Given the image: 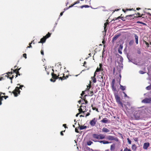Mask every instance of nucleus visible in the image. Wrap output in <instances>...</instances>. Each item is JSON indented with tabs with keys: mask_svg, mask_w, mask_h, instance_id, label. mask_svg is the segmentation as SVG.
Segmentation results:
<instances>
[{
	"mask_svg": "<svg viewBox=\"0 0 151 151\" xmlns=\"http://www.w3.org/2000/svg\"><path fill=\"white\" fill-rule=\"evenodd\" d=\"M19 86V87H16L14 90L12 92V93L14 94L15 97H17L18 96L17 93H18L19 94L20 92V91L19 90V89H22V88L24 87V86L23 85H20V84H17V86Z\"/></svg>",
	"mask_w": 151,
	"mask_h": 151,
	"instance_id": "f257e3e1",
	"label": "nucleus"
},
{
	"mask_svg": "<svg viewBox=\"0 0 151 151\" xmlns=\"http://www.w3.org/2000/svg\"><path fill=\"white\" fill-rule=\"evenodd\" d=\"M114 96L116 102L118 104L120 105L123 107V104L122 103V102L120 101V97L117 94H115Z\"/></svg>",
	"mask_w": 151,
	"mask_h": 151,
	"instance_id": "f03ea898",
	"label": "nucleus"
},
{
	"mask_svg": "<svg viewBox=\"0 0 151 151\" xmlns=\"http://www.w3.org/2000/svg\"><path fill=\"white\" fill-rule=\"evenodd\" d=\"M51 34L49 32H48L46 35H45L40 40V41L39 42L44 43L45 42L46 40V39L50 37V36Z\"/></svg>",
	"mask_w": 151,
	"mask_h": 151,
	"instance_id": "7ed1b4c3",
	"label": "nucleus"
},
{
	"mask_svg": "<svg viewBox=\"0 0 151 151\" xmlns=\"http://www.w3.org/2000/svg\"><path fill=\"white\" fill-rule=\"evenodd\" d=\"M51 75L52 77V78L54 79V80H53V79L51 78L50 79V81L51 82H54L55 81V79L58 78L59 75H58V76H57L56 74H55L53 73H52Z\"/></svg>",
	"mask_w": 151,
	"mask_h": 151,
	"instance_id": "20e7f679",
	"label": "nucleus"
},
{
	"mask_svg": "<svg viewBox=\"0 0 151 151\" xmlns=\"http://www.w3.org/2000/svg\"><path fill=\"white\" fill-rule=\"evenodd\" d=\"M134 116L136 119L138 120L140 119V113L139 112H135L134 114Z\"/></svg>",
	"mask_w": 151,
	"mask_h": 151,
	"instance_id": "39448f33",
	"label": "nucleus"
},
{
	"mask_svg": "<svg viewBox=\"0 0 151 151\" xmlns=\"http://www.w3.org/2000/svg\"><path fill=\"white\" fill-rule=\"evenodd\" d=\"M142 102L145 103H151V98L145 99L142 100Z\"/></svg>",
	"mask_w": 151,
	"mask_h": 151,
	"instance_id": "423d86ee",
	"label": "nucleus"
},
{
	"mask_svg": "<svg viewBox=\"0 0 151 151\" xmlns=\"http://www.w3.org/2000/svg\"><path fill=\"white\" fill-rule=\"evenodd\" d=\"M92 140L95 142H99L100 143H103L104 144H108L111 143V142H109L108 141L105 140L97 141L95 139H92Z\"/></svg>",
	"mask_w": 151,
	"mask_h": 151,
	"instance_id": "0eeeda50",
	"label": "nucleus"
},
{
	"mask_svg": "<svg viewBox=\"0 0 151 151\" xmlns=\"http://www.w3.org/2000/svg\"><path fill=\"white\" fill-rule=\"evenodd\" d=\"M97 121V119H96L95 118H94L92 120L90 121V124L91 126H94L96 124Z\"/></svg>",
	"mask_w": 151,
	"mask_h": 151,
	"instance_id": "6e6552de",
	"label": "nucleus"
},
{
	"mask_svg": "<svg viewBox=\"0 0 151 151\" xmlns=\"http://www.w3.org/2000/svg\"><path fill=\"white\" fill-rule=\"evenodd\" d=\"M149 146L150 143L149 142L145 143L144 144L143 148L145 150H147Z\"/></svg>",
	"mask_w": 151,
	"mask_h": 151,
	"instance_id": "1a4fd4ad",
	"label": "nucleus"
},
{
	"mask_svg": "<svg viewBox=\"0 0 151 151\" xmlns=\"http://www.w3.org/2000/svg\"><path fill=\"white\" fill-rule=\"evenodd\" d=\"M123 46L122 45H120L118 49V52L119 53L121 54H122V50L123 49Z\"/></svg>",
	"mask_w": 151,
	"mask_h": 151,
	"instance_id": "9d476101",
	"label": "nucleus"
},
{
	"mask_svg": "<svg viewBox=\"0 0 151 151\" xmlns=\"http://www.w3.org/2000/svg\"><path fill=\"white\" fill-rule=\"evenodd\" d=\"M92 137L94 138L99 139V134H92Z\"/></svg>",
	"mask_w": 151,
	"mask_h": 151,
	"instance_id": "9b49d317",
	"label": "nucleus"
},
{
	"mask_svg": "<svg viewBox=\"0 0 151 151\" xmlns=\"http://www.w3.org/2000/svg\"><path fill=\"white\" fill-rule=\"evenodd\" d=\"M108 120L107 118H105L101 121V122L104 123H108Z\"/></svg>",
	"mask_w": 151,
	"mask_h": 151,
	"instance_id": "f8f14e48",
	"label": "nucleus"
},
{
	"mask_svg": "<svg viewBox=\"0 0 151 151\" xmlns=\"http://www.w3.org/2000/svg\"><path fill=\"white\" fill-rule=\"evenodd\" d=\"M106 138L109 140H113L114 139V137L113 136L109 135Z\"/></svg>",
	"mask_w": 151,
	"mask_h": 151,
	"instance_id": "ddd939ff",
	"label": "nucleus"
},
{
	"mask_svg": "<svg viewBox=\"0 0 151 151\" xmlns=\"http://www.w3.org/2000/svg\"><path fill=\"white\" fill-rule=\"evenodd\" d=\"M115 144H113L111 145L110 150L111 151H114L115 150Z\"/></svg>",
	"mask_w": 151,
	"mask_h": 151,
	"instance_id": "4468645a",
	"label": "nucleus"
},
{
	"mask_svg": "<svg viewBox=\"0 0 151 151\" xmlns=\"http://www.w3.org/2000/svg\"><path fill=\"white\" fill-rule=\"evenodd\" d=\"M134 37L135 39V42L137 44H138V37L136 34H134Z\"/></svg>",
	"mask_w": 151,
	"mask_h": 151,
	"instance_id": "2eb2a0df",
	"label": "nucleus"
},
{
	"mask_svg": "<svg viewBox=\"0 0 151 151\" xmlns=\"http://www.w3.org/2000/svg\"><path fill=\"white\" fill-rule=\"evenodd\" d=\"M84 107L86 108V106L83 107L82 106H80V108L78 109L79 111L80 112V113H81V112H83V113L84 112V111H83V110L84 109Z\"/></svg>",
	"mask_w": 151,
	"mask_h": 151,
	"instance_id": "dca6fc26",
	"label": "nucleus"
},
{
	"mask_svg": "<svg viewBox=\"0 0 151 151\" xmlns=\"http://www.w3.org/2000/svg\"><path fill=\"white\" fill-rule=\"evenodd\" d=\"M120 35H115L113 37L112 40L114 41L116 40Z\"/></svg>",
	"mask_w": 151,
	"mask_h": 151,
	"instance_id": "f3484780",
	"label": "nucleus"
},
{
	"mask_svg": "<svg viewBox=\"0 0 151 151\" xmlns=\"http://www.w3.org/2000/svg\"><path fill=\"white\" fill-rule=\"evenodd\" d=\"M105 138V136L102 134H99V139H102Z\"/></svg>",
	"mask_w": 151,
	"mask_h": 151,
	"instance_id": "a211bd4d",
	"label": "nucleus"
},
{
	"mask_svg": "<svg viewBox=\"0 0 151 151\" xmlns=\"http://www.w3.org/2000/svg\"><path fill=\"white\" fill-rule=\"evenodd\" d=\"M102 131L104 132H109L110 130L106 128H104L102 129Z\"/></svg>",
	"mask_w": 151,
	"mask_h": 151,
	"instance_id": "6ab92c4d",
	"label": "nucleus"
},
{
	"mask_svg": "<svg viewBox=\"0 0 151 151\" xmlns=\"http://www.w3.org/2000/svg\"><path fill=\"white\" fill-rule=\"evenodd\" d=\"M132 150L135 151L137 149V147L136 145L135 144H134L132 145Z\"/></svg>",
	"mask_w": 151,
	"mask_h": 151,
	"instance_id": "aec40b11",
	"label": "nucleus"
},
{
	"mask_svg": "<svg viewBox=\"0 0 151 151\" xmlns=\"http://www.w3.org/2000/svg\"><path fill=\"white\" fill-rule=\"evenodd\" d=\"M120 88L122 91H124L125 90L126 87L120 85Z\"/></svg>",
	"mask_w": 151,
	"mask_h": 151,
	"instance_id": "412c9836",
	"label": "nucleus"
},
{
	"mask_svg": "<svg viewBox=\"0 0 151 151\" xmlns=\"http://www.w3.org/2000/svg\"><path fill=\"white\" fill-rule=\"evenodd\" d=\"M93 143V142L91 141H89L87 142V144L88 146L91 145Z\"/></svg>",
	"mask_w": 151,
	"mask_h": 151,
	"instance_id": "4be33fe9",
	"label": "nucleus"
},
{
	"mask_svg": "<svg viewBox=\"0 0 151 151\" xmlns=\"http://www.w3.org/2000/svg\"><path fill=\"white\" fill-rule=\"evenodd\" d=\"M134 42L133 40H131L129 42V45L130 46H132L133 45Z\"/></svg>",
	"mask_w": 151,
	"mask_h": 151,
	"instance_id": "5701e85b",
	"label": "nucleus"
},
{
	"mask_svg": "<svg viewBox=\"0 0 151 151\" xmlns=\"http://www.w3.org/2000/svg\"><path fill=\"white\" fill-rule=\"evenodd\" d=\"M115 83V80L114 79H113V80L112 81L111 83V86H114Z\"/></svg>",
	"mask_w": 151,
	"mask_h": 151,
	"instance_id": "b1692460",
	"label": "nucleus"
},
{
	"mask_svg": "<svg viewBox=\"0 0 151 151\" xmlns=\"http://www.w3.org/2000/svg\"><path fill=\"white\" fill-rule=\"evenodd\" d=\"M86 126H82L80 127V130H82L85 129L86 128Z\"/></svg>",
	"mask_w": 151,
	"mask_h": 151,
	"instance_id": "393cba45",
	"label": "nucleus"
},
{
	"mask_svg": "<svg viewBox=\"0 0 151 151\" xmlns=\"http://www.w3.org/2000/svg\"><path fill=\"white\" fill-rule=\"evenodd\" d=\"M89 7V6L88 5H82V6H80V8L81 9L83 8V7L85 8H88Z\"/></svg>",
	"mask_w": 151,
	"mask_h": 151,
	"instance_id": "a878e982",
	"label": "nucleus"
},
{
	"mask_svg": "<svg viewBox=\"0 0 151 151\" xmlns=\"http://www.w3.org/2000/svg\"><path fill=\"white\" fill-rule=\"evenodd\" d=\"M112 90L114 91H116V88L114 86H111Z\"/></svg>",
	"mask_w": 151,
	"mask_h": 151,
	"instance_id": "bb28decb",
	"label": "nucleus"
},
{
	"mask_svg": "<svg viewBox=\"0 0 151 151\" xmlns=\"http://www.w3.org/2000/svg\"><path fill=\"white\" fill-rule=\"evenodd\" d=\"M146 89L147 90H150L151 89V84L150 86H147L146 87Z\"/></svg>",
	"mask_w": 151,
	"mask_h": 151,
	"instance_id": "cd10ccee",
	"label": "nucleus"
},
{
	"mask_svg": "<svg viewBox=\"0 0 151 151\" xmlns=\"http://www.w3.org/2000/svg\"><path fill=\"white\" fill-rule=\"evenodd\" d=\"M78 102L80 104H84L83 100H80L78 101Z\"/></svg>",
	"mask_w": 151,
	"mask_h": 151,
	"instance_id": "c85d7f7f",
	"label": "nucleus"
},
{
	"mask_svg": "<svg viewBox=\"0 0 151 151\" xmlns=\"http://www.w3.org/2000/svg\"><path fill=\"white\" fill-rule=\"evenodd\" d=\"M123 151H131L130 149H128L127 147H126Z\"/></svg>",
	"mask_w": 151,
	"mask_h": 151,
	"instance_id": "c756f323",
	"label": "nucleus"
},
{
	"mask_svg": "<svg viewBox=\"0 0 151 151\" xmlns=\"http://www.w3.org/2000/svg\"><path fill=\"white\" fill-rule=\"evenodd\" d=\"M93 80V82L94 83H96V79L95 78V77L93 78V79H92Z\"/></svg>",
	"mask_w": 151,
	"mask_h": 151,
	"instance_id": "7c9ffc66",
	"label": "nucleus"
},
{
	"mask_svg": "<svg viewBox=\"0 0 151 151\" xmlns=\"http://www.w3.org/2000/svg\"><path fill=\"white\" fill-rule=\"evenodd\" d=\"M101 70V68H97L96 70V72H99V71H100Z\"/></svg>",
	"mask_w": 151,
	"mask_h": 151,
	"instance_id": "2f4dec72",
	"label": "nucleus"
},
{
	"mask_svg": "<svg viewBox=\"0 0 151 151\" xmlns=\"http://www.w3.org/2000/svg\"><path fill=\"white\" fill-rule=\"evenodd\" d=\"M127 140H128V142L129 144H131L132 142L130 140L129 138L127 139Z\"/></svg>",
	"mask_w": 151,
	"mask_h": 151,
	"instance_id": "473e14b6",
	"label": "nucleus"
},
{
	"mask_svg": "<svg viewBox=\"0 0 151 151\" xmlns=\"http://www.w3.org/2000/svg\"><path fill=\"white\" fill-rule=\"evenodd\" d=\"M123 93L124 94V97H127L128 98H129V97L127 95V94L125 93V92H123Z\"/></svg>",
	"mask_w": 151,
	"mask_h": 151,
	"instance_id": "72a5a7b5",
	"label": "nucleus"
},
{
	"mask_svg": "<svg viewBox=\"0 0 151 151\" xmlns=\"http://www.w3.org/2000/svg\"><path fill=\"white\" fill-rule=\"evenodd\" d=\"M32 42L29 43V46H27V48H32V45H31V44H32Z\"/></svg>",
	"mask_w": 151,
	"mask_h": 151,
	"instance_id": "f704fd0d",
	"label": "nucleus"
},
{
	"mask_svg": "<svg viewBox=\"0 0 151 151\" xmlns=\"http://www.w3.org/2000/svg\"><path fill=\"white\" fill-rule=\"evenodd\" d=\"M137 53L138 54H140L141 53V51L139 49H137Z\"/></svg>",
	"mask_w": 151,
	"mask_h": 151,
	"instance_id": "c9c22d12",
	"label": "nucleus"
},
{
	"mask_svg": "<svg viewBox=\"0 0 151 151\" xmlns=\"http://www.w3.org/2000/svg\"><path fill=\"white\" fill-rule=\"evenodd\" d=\"M139 73H140V74H144L145 73V72H143V71H142V70L139 71Z\"/></svg>",
	"mask_w": 151,
	"mask_h": 151,
	"instance_id": "e433bc0d",
	"label": "nucleus"
},
{
	"mask_svg": "<svg viewBox=\"0 0 151 151\" xmlns=\"http://www.w3.org/2000/svg\"><path fill=\"white\" fill-rule=\"evenodd\" d=\"M134 140L136 142H137L138 140V138L137 137L134 138H133Z\"/></svg>",
	"mask_w": 151,
	"mask_h": 151,
	"instance_id": "4c0bfd02",
	"label": "nucleus"
},
{
	"mask_svg": "<svg viewBox=\"0 0 151 151\" xmlns=\"http://www.w3.org/2000/svg\"><path fill=\"white\" fill-rule=\"evenodd\" d=\"M13 71L14 72L16 73L17 74L19 73V72L18 71L17 72V70H14Z\"/></svg>",
	"mask_w": 151,
	"mask_h": 151,
	"instance_id": "58836bf2",
	"label": "nucleus"
},
{
	"mask_svg": "<svg viewBox=\"0 0 151 151\" xmlns=\"http://www.w3.org/2000/svg\"><path fill=\"white\" fill-rule=\"evenodd\" d=\"M96 72H96V71L94 73V75L93 76L91 77L92 79H93V78H94V77H95Z\"/></svg>",
	"mask_w": 151,
	"mask_h": 151,
	"instance_id": "ea45409f",
	"label": "nucleus"
},
{
	"mask_svg": "<svg viewBox=\"0 0 151 151\" xmlns=\"http://www.w3.org/2000/svg\"><path fill=\"white\" fill-rule=\"evenodd\" d=\"M23 56L26 59L27 58V55H26V54H25V53L23 54Z\"/></svg>",
	"mask_w": 151,
	"mask_h": 151,
	"instance_id": "a19ab883",
	"label": "nucleus"
},
{
	"mask_svg": "<svg viewBox=\"0 0 151 151\" xmlns=\"http://www.w3.org/2000/svg\"><path fill=\"white\" fill-rule=\"evenodd\" d=\"M83 101H84V102H85V104H87L88 103V101L87 100H85L84 99H83Z\"/></svg>",
	"mask_w": 151,
	"mask_h": 151,
	"instance_id": "79ce46f5",
	"label": "nucleus"
},
{
	"mask_svg": "<svg viewBox=\"0 0 151 151\" xmlns=\"http://www.w3.org/2000/svg\"><path fill=\"white\" fill-rule=\"evenodd\" d=\"M137 23H140V24H145L144 23H143V22H139V21H138V22H137Z\"/></svg>",
	"mask_w": 151,
	"mask_h": 151,
	"instance_id": "37998d69",
	"label": "nucleus"
},
{
	"mask_svg": "<svg viewBox=\"0 0 151 151\" xmlns=\"http://www.w3.org/2000/svg\"><path fill=\"white\" fill-rule=\"evenodd\" d=\"M114 140H115L116 142H118V139L116 138H115L114 137Z\"/></svg>",
	"mask_w": 151,
	"mask_h": 151,
	"instance_id": "c03bdc74",
	"label": "nucleus"
},
{
	"mask_svg": "<svg viewBox=\"0 0 151 151\" xmlns=\"http://www.w3.org/2000/svg\"><path fill=\"white\" fill-rule=\"evenodd\" d=\"M132 16V15H127L126 16V18H128L127 17H131Z\"/></svg>",
	"mask_w": 151,
	"mask_h": 151,
	"instance_id": "a18cd8bd",
	"label": "nucleus"
},
{
	"mask_svg": "<svg viewBox=\"0 0 151 151\" xmlns=\"http://www.w3.org/2000/svg\"><path fill=\"white\" fill-rule=\"evenodd\" d=\"M41 53L42 55H44V52L42 50H41Z\"/></svg>",
	"mask_w": 151,
	"mask_h": 151,
	"instance_id": "49530a36",
	"label": "nucleus"
},
{
	"mask_svg": "<svg viewBox=\"0 0 151 151\" xmlns=\"http://www.w3.org/2000/svg\"><path fill=\"white\" fill-rule=\"evenodd\" d=\"M64 12H61L60 13V17L61 16L63 15V13Z\"/></svg>",
	"mask_w": 151,
	"mask_h": 151,
	"instance_id": "de8ad7c7",
	"label": "nucleus"
},
{
	"mask_svg": "<svg viewBox=\"0 0 151 151\" xmlns=\"http://www.w3.org/2000/svg\"><path fill=\"white\" fill-rule=\"evenodd\" d=\"M85 94V92L84 91H82V93H81V96H82L84 94Z\"/></svg>",
	"mask_w": 151,
	"mask_h": 151,
	"instance_id": "09e8293b",
	"label": "nucleus"
},
{
	"mask_svg": "<svg viewBox=\"0 0 151 151\" xmlns=\"http://www.w3.org/2000/svg\"><path fill=\"white\" fill-rule=\"evenodd\" d=\"M79 1H77L75 3H74V4H78L79 3Z\"/></svg>",
	"mask_w": 151,
	"mask_h": 151,
	"instance_id": "8fccbe9b",
	"label": "nucleus"
},
{
	"mask_svg": "<svg viewBox=\"0 0 151 151\" xmlns=\"http://www.w3.org/2000/svg\"><path fill=\"white\" fill-rule=\"evenodd\" d=\"M63 126L65 128H67V127H66V124H63Z\"/></svg>",
	"mask_w": 151,
	"mask_h": 151,
	"instance_id": "3c124183",
	"label": "nucleus"
},
{
	"mask_svg": "<svg viewBox=\"0 0 151 151\" xmlns=\"http://www.w3.org/2000/svg\"><path fill=\"white\" fill-rule=\"evenodd\" d=\"M91 96H92L93 95V92L92 91L91 92Z\"/></svg>",
	"mask_w": 151,
	"mask_h": 151,
	"instance_id": "603ef678",
	"label": "nucleus"
},
{
	"mask_svg": "<svg viewBox=\"0 0 151 151\" xmlns=\"http://www.w3.org/2000/svg\"><path fill=\"white\" fill-rule=\"evenodd\" d=\"M75 132H77V133L78 132V130L77 129V128H75Z\"/></svg>",
	"mask_w": 151,
	"mask_h": 151,
	"instance_id": "864d4df0",
	"label": "nucleus"
},
{
	"mask_svg": "<svg viewBox=\"0 0 151 151\" xmlns=\"http://www.w3.org/2000/svg\"><path fill=\"white\" fill-rule=\"evenodd\" d=\"M74 5H75L74 4H73V5H71V6H70L68 7V8H70L71 7H73Z\"/></svg>",
	"mask_w": 151,
	"mask_h": 151,
	"instance_id": "5fc2aeb1",
	"label": "nucleus"
},
{
	"mask_svg": "<svg viewBox=\"0 0 151 151\" xmlns=\"http://www.w3.org/2000/svg\"><path fill=\"white\" fill-rule=\"evenodd\" d=\"M120 60L121 62L123 61V58H122V57H121V58H120Z\"/></svg>",
	"mask_w": 151,
	"mask_h": 151,
	"instance_id": "6e6d98bb",
	"label": "nucleus"
},
{
	"mask_svg": "<svg viewBox=\"0 0 151 151\" xmlns=\"http://www.w3.org/2000/svg\"><path fill=\"white\" fill-rule=\"evenodd\" d=\"M3 100L2 98H1V96H0V101L1 102V101Z\"/></svg>",
	"mask_w": 151,
	"mask_h": 151,
	"instance_id": "4d7b16f0",
	"label": "nucleus"
},
{
	"mask_svg": "<svg viewBox=\"0 0 151 151\" xmlns=\"http://www.w3.org/2000/svg\"><path fill=\"white\" fill-rule=\"evenodd\" d=\"M121 18V19H122V20H123V21H124V20H123V19H122V18H123V17H119L117 18H118V19H119V18Z\"/></svg>",
	"mask_w": 151,
	"mask_h": 151,
	"instance_id": "13d9d810",
	"label": "nucleus"
},
{
	"mask_svg": "<svg viewBox=\"0 0 151 151\" xmlns=\"http://www.w3.org/2000/svg\"><path fill=\"white\" fill-rule=\"evenodd\" d=\"M90 113H88L86 115V117H87L89 115H90Z\"/></svg>",
	"mask_w": 151,
	"mask_h": 151,
	"instance_id": "bf43d9fd",
	"label": "nucleus"
},
{
	"mask_svg": "<svg viewBox=\"0 0 151 151\" xmlns=\"http://www.w3.org/2000/svg\"><path fill=\"white\" fill-rule=\"evenodd\" d=\"M127 58H128V60H129V62H132V61H131V60H130L129 58L128 57H127Z\"/></svg>",
	"mask_w": 151,
	"mask_h": 151,
	"instance_id": "052dcab7",
	"label": "nucleus"
},
{
	"mask_svg": "<svg viewBox=\"0 0 151 151\" xmlns=\"http://www.w3.org/2000/svg\"><path fill=\"white\" fill-rule=\"evenodd\" d=\"M4 98L5 99H6L8 97V96H4Z\"/></svg>",
	"mask_w": 151,
	"mask_h": 151,
	"instance_id": "680f3d73",
	"label": "nucleus"
},
{
	"mask_svg": "<svg viewBox=\"0 0 151 151\" xmlns=\"http://www.w3.org/2000/svg\"><path fill=\"white\" fill-rule=\"evenodd\" d=\"M80 114H81V113H78V114H76V117H78V115Z\"/></svg>",
	"mask_w": 151,
	"mask_h": 151,
	"instance_id": "e2e57ef3",
	"label": "nucleus"
},
{
	"mask_svg": "<svg viewBox=\"0 0 151 151\" xmlns=\"http://www.w3.org/2000/svg\"><path fill=\"white\" fill-rule=\"evenodd\" d=\"M60 134L61 135H63V131H62L60 132Z\"/></svg>",
	"mask_w": 151,
	"mask_h": 151,
	"instance_id": "0e129e2a",
	"label": "nucleus"
},
{
	"mask_svg": "<svg viewBox=\"0 0 151 151\" xmlns=\"http://www.w3.org/2000/svg\"><path fill=\"white\" fill-rule=\"evenodd\" d=\"M99 66H100V68H101L102 66V65L101 64H99Z\"/></svg>",
	"mask_w": 151,
	"mask_h": 151,
	"instance_id": "69168bd1",
	"label": "nucleus"
},
{
	"mask_svg": "<svg viewBox=\"0 0 151 151\" xmlns=\"http://www.w3.org/2000/svg\"><path fill=\"white\" fill-rule=\"evenodd\" d=\"M13 78V76L12 77H9V78L10 79H11V80H12V79Z\"/></svg>",
	"mask_w": 151,
	"mask_h": 151,
	"instance_id": "338daca9",
	"label": "nucleus"
},
{
	"mask_svg": "<svg viewBox=\"0 0 151 151\" xmlns=\"http://www.w3.org/2000/svg\"><path fill=\"white\" fill-rule=\"evenodd\" d=\"M140 9V8H137L136 9L137 10H139Z\"/></svg>",
	"mask_w": 151,
	"mask_h": 151,
	"instance_id": "774afa93",
	"label": "nucleus"
}]
</instances>
